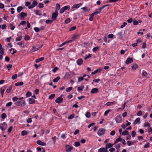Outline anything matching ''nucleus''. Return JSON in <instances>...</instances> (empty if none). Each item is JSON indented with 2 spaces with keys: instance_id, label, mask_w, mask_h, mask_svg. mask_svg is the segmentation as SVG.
I'll list each match as a JSON object with an SVG mask.
<instances>
[{
  "instance_id": "1",
  "label": "nucleus",
  "mask_w": 152,
  "mask_h": 152,
  "mask_svg": "<svg viewBox=\"0 0 152 152\" xmlns=\"http://www.w3.org/2000/svg\"><path fill=\"white\" fill-rule=\"evenodd\" d=\"M15 105L19 106H24L26 105L25 102L24 100H23L20 101L18 100L17 102L15 103Z\"/></svg>"
},
{
  "instance_id": "2",
  "label": "nucleus",
  "mask_w": 152,
  "mask_h": 152,
  "mask_svg": "<svg viewBox=\"0 0 152 152\" xmlns=\"http://www.w3.org/2000/svg\"><path fill=\"white\" fill-rule=\"evenodd\" d=\"M73 148L72 146L67 145L65 146L66 151V152H70L73 149Z\"/></svg>"
},
{
  "instance_id": "3",
  "label": "nucleus",
  "mask_w": 152,
  "mask_h": 152,
  "mask_svg": "<svg viewBox=\"0 0 152 152\" xmlns=\"http://www.w3.org/2000/svg\"><path fill=\"white\" fill-rule=\"evenodd\" d=\"M7 128V125L4 122L0 124V128L2 131L5 130Z\"/></svg>"
},
{
  "instance_id": "4",
  "label": "nucleus",
  "mask_w": 152,
  "mask_h": 152,
  "mask_svg": "<svg viewBox=\"0 0 152 152\" xmlns=\"http://www.w3.org/2000/svg\"><path fill=\"white\" fill-rule=\"evenodd\" d=\"M58 14L57 11H55V12L52 13V19L53 20H55L56 19V18Z\"/></svg>"
},
{
  "instance_id": "5",
  "label": "nucleus",
  "mask_w": 152,
  "mask_h": 152,
  "mask_svg": "<svg viewBox=\"0 0 152 152\" xmlns=\"http://www.w3.org/2000/svg\"><path fill=\"white\" fill-rule=\"evenodd\" d=\"M105 130L104 129H99L98 132L97 134L99 136L104 134L105 132Z\"/></svg>"
},
{
  "instance_id": "6",
  "label": "nucleus",
  "mask_w": 152,
  "mask_h": 152,
  "mask_svg": "<svg viewBox=\"0 0 152 152\" xmlns=\"http://www.w3.org/2000/svg\"><path fill=\"white\" fill-rule=\"evenodd\" d=\"M110 5L109 4H106L103 5L102 7H99L98 9H96L95 11H96V12H99V13H100V12L105 7L107 6H108Z\"/></svg>"
},
{
  "instance_id": "7",
  "label": "nucleus",
  "mask_w": 152,
  "mask_h": 152,
  "mask_svg": "<svg viewBox=\"0 0 152 152\" xmlns=\"http://www.w3.org/2000/svg\"><path fill=\"white\" fill-rule=\"evenodd\" d=\"M116 122L118 123H120L122 121V119L121 116L120 115H117L115 118Z\"/></svg>"
},
{
  "instance_id": "8",
  "label": "nucleus",
  "mask_w": 152,
  "mask_h": 152,
  "mask_svg": "<svg viewBox=\"0 0 152 152\" xmlns=\"http://www.w3.org/2000/svg\"><path fill=\"white\" fill-rule=\"evenodd\" d=\"M63 101V99L60 96L58 97L55 100V102L58 104H60V103H61Z\"/></svg>"
},
{
  "instance_id": "9",
  "label": "nucleus",
  "mask_w": 152,
  "mask_h": 152,
  "mask_svg": "<svg viewBox=\"0 0 152 152\" xmlns=\"http://www.w3.org/2000/svg\"><path fill=\"white\" fill-rule=\"evenodd\" d=\"M99 12H94V13H92L91 14L89 18V20L90 21H92L93 20V18L94 16L95 15H96V14H98Z\"/></svg>"
},
{
  "instance_id": "10",
  "label": "nucleus",
  "mask_w": 152,
  "mask_h": 152,
  "mask_svg": "<svg viewBox=\"0 0 152 152\" xmlns=\"http://www.w3.org/2000/svg\"><path fill=\"white\" fill-rule=\"evenodd\" d=\"M42 46L43 45H42L41 46L37 48H36L34 46H33L31 50V51L32 52H34L36 51H37L41 48Z\"/></svg>"
},
{
  "instance_id": "11",
  "label": "nucleus",
  "mask_w": 152,
  "mask_h": 152,
  "mask_svg": "<svg viewBox=\"0 0 152 152\" xmlns=\"http://www.w3.org/2000/svg\"><path fill=\"white\" fill-rule=\"evenodd\" d=\"M82 4L79 3L77 4H75L73 5V6L72 7V9L73 8H76L77 9L79 8L82 5Z\"/></svg>"
},
{
  "instance_id": "12",
  "label": "nucleus",
  "mask_w": 152,
  "mask_h": 152,
  "mask_svg": "<svg viewBox=\"0 0 152 152\" xmlns=\"http://www.w3.org/2000/svg\"><path fill=\"white\" fill-rule=\"evenodd\" d=\"M133 61V59L132 58H128L126 61V63L127 64H130Z\"/></svg>"
},
{
  "instance_id": "13",
  "label": "nucleus",
  "mask_w": 152,
  "mask_h": 152,
  "mask_svg": "<svg viewBox=\"0 0 152 152\" xmlns=\"http://www.w3.org/2000/svg\"><path fill=\"white\" fill-rule=\"evenodd\" d=\"M37 143L39 145L42 146H45L46 145V144L44 142H42L40 140H38L37 141Z\"/></svg>"
},
{
  "instance_id": "14",
  "label": "nucleus",
  "mask_w": 152,
  "mask_h": 152,
  "mask_svg": "<svg viewBox=\"0 0 152 152\" xmlns=\"http://www.w3.org/2000/svg\"><path fill=\"white\" fill-rule=\"evenodd\" d=\"M115 144H112L110 143H107L105 145V148H106V149H107L108 148H110L113 146Z\"/></svg>"
},
{
  "instance_id": "15",
  "label": "nucleus",
  "mask_w": 152,
  "mask_h": 152,
  "mask_svg": "<svg viewBox=\"0 0 152 152\" xmlns=\"http://www.w3.org/2000/svg\"><path fill=\"white\" fill-rule=\"evenodd\" d=\"M98 91V89L96 88H94L91 91V93L92 94L96 93Z\"/></svg>"
},
{
  "instance_id": "16",
  "label": "nucleus",
  "mask_w": 152,
  "mask_h": 152,
  "mask_svg": "<svg viewBox=\"0 0 152 152\" xmlns=\"http://www.w3.org/2000/svg\"><path fill=\"white\" fill-rule=\"evenodd\" d=\"M77 64L79 65H80L82 64L83 63V60L81 58H79L77 61Z\"/></svg>"
},
{
  "instance_id": "17",
  "label": "nucleus",
  "mask_w": 152,
  "mask_h": 152,
  "mask_svg": "<svg viewBox=\"0 0 152 152\" xmlns=\"http://www.w3.org/2000/svg\"><path fill=\"white\" fill-rule=\"evenodd\" d=\"M140 118H137L134 121L133 124H140Z\"/></svg>"
},
{
  "instance_id": "18",
  "label": "nucleus",
  "mask_w": 152,
  "mask_h": 152,
  "mask_svg": "<svg viewBox=\"0 0 152 152\" xmlns=\"http://www.w3.org/2000/svg\"><path fill=\"white\" fill-rule=\"evenodd\" d=\"M19 16L21 18H24V17H26L27 16V14L24 12H22L20 13Z\"/></svg>"
},
{
  "instance_id": "19",
  "label": "nucleus",
  "mask_w": 152,
  "mask_h": 152,
  "mask_svg": "<svg viewBox=\"0 0 152 152\" xmlns=\"http://www.w3.org/2000/svg\"><path fill=\"white\" fill-rule=\"evenodd\" d=\"M29 103L30 104H32L35 103V100L33 99L32 98H30L29 99Z\"/></svg>"
},
{
  "instance_id": "20",
  "label": "nucleus",
  "mask_w": 152,
  "mask_h": 152,
  "mask_svg": "<svg viewBox=\"0 0 152 152\" xmlns=\"http://www.w3.org/2000/svg\"><path fill=\"white\" fill-rule=\"evenodd\" d=\"M121 136H120L119 137L116 139L114 144L117 143L119 141H122V139L121 138Z\"/></svg>"
},
{
  "instance_id": "21",
  "label": "nucleus",
  "mask_w": 152,
  "mask_h": 152,
  "mask_svg": "<svg viewBox=\"0 0 152 152\" xmlns=\"http://www.w3.org/2000/svg\"><path fill=\"white\" fill-rule=\"evenodd\" d=\"M44 59V58L43 57H42L41 58H40L38 59H37L36 60V63H38L41 61H42Z\"/></svg>"
},
{
  "instance_id": "22",
  "label": "nucleus",
  "mask_w": 152,
  "mask_h": 152,
  "mask_svg": "<svg viewBox=\"0 0 152 152\" xmlns=\"http://www.w3.org/2000/svg\"><path fill=\"white\" fill-rule=\"evenodd\" d=\"M80 36V35L79 34H77V35H74L72 37V39L73 40H74L75 39H78Z\"/></svg>"
},
{
  "instance_id": "23",
  "label": "nucleus",
  "mask_w": 152,
  "mask_h": 152,
  "mask_svg": "<svg viewBox=\"0 0 152 152\" xmlns=\"http://www.w3.org/2000/svg\"><path fill=\"white\" fill-rule=\"evenodd\" d=\"M138 67V66L136 64H135L132 66V69L134 70H136Z\"/></svg>"
},
{
  "instance_id": "24",
  "label": "nucleus",
  "mask_w": 152,
  "mask_h": 152,
  "mask_svg": "<svg viewBox=\"0 0 152 152\" xmlns=\"http://www.w3.org/2000/svg\"><path fill=\"white\" fill-rule=\"evenodd\" d=\"M105 150L106 149L104 148H100L99 149L98 152H104Z\"/></svg>"
},
{
  "instance_id": "25",
  "label": "nucleus",
  "mask_w": 152,
  "mask_h": 152,
  "mask_svg": "<svg viewBox=\"0 0 152 152\" xmlns=\"http://www.w3.org/2000/svg\"><path fill=\"white\" fill-rule=\"evenodd\" d=\"M60 77H57L53 80V81L54 83L57 82L60 80Z\"/></svg>"
},
{
  "instance_id": "26",
  "label": "nucleus",
  "mask_w": 152,
  "mask_h": 152,
  "mask_svg": "<svg viewBox=\"0 0 152 152\" xmlns=\"http://www.w3.org/2000/svg\"><path fill=\"white\" fill-rule=\"evenodd\" d=\"M23 84V82H18L15 83V85L16 86H22Z\"/></svg>"
},
{
  "instance_id": "27",
  "label": "nucleus",
  "mask_w": 152,
  "mask_h": 152,
  "mask_svg": "<svg viewBox=\"0 0 152 152\" xmlns=\"http://www.w3.org/2000/svg\"><path fill=\"white\" fill-rule=\"evenodd\" d=\"M28 134V132L26 131H23L22 132L21 135L23 136L25 135H27Z\"/></svg>"
},
{
  "instance_id": "28",
  "label": "nucleus",
  "mask_w": 152,
  "mask_h": 152,
  "mask_svg": "<svg viewBox=\"0 0 152 152\" xmlns=\"http://www.w3.org/2000/svg\"><path fill=\"white\" fill-rule=\"evenodd\" d=\"M53 20H47L46 21L45 23H46L48 24H50L53 22Z\"/></svg>"
},
{
  "instance_id": "29",
  "label": "nucleus",
  "mask_w": 152,
  "mask_h": 152,
  "mask_svg": "<svg viewBox=\"0 0 152 152\" xmlns=\"http://www.w3.org/2000/svg\"><path fill=\"white\" fill-rule=\"evenodd\" d=\"M23 9V7L22 6L18 7L17 8V11L18 12H20Z\"/></svg>"
},
{
  "instance_id": "30",
  "label": "nucleus",
  "mask_w": 152,
  "mask_h": 152,
  "mask_svg": "<svg viewBox=\"0 0 152 152\" xmlns=\"http://www.w3.org/2000/svg\"><path fill=\"white\" fill-rule=\"evenodd\" d=\"M99 48V47L98 46L96 47L93 49V51L94 52H96L98 50Z\"/></svg>"
},
{
  "instance_id": "31",
  "label": "nucleus",
  "mask_w": 152,
  "mask_h": 152,
  "mask_svg": "<svg viewBox=\"0 0 152 152\" xmlns=\"http://www.w3.org/2000/svg\"><path fill=\"white\" fill-rule=\"evenodd\" d=\"M12 86H10L9 87V88H7L6 90V92L7 93L10 92L12 90Z\"/></svg>"
},
{
  "instance_id": "32",
  "label": "nucleus",
  "mask_w": 152,
  "mask_h": 152,
  "mask_svg": "<svg viewBox=\"0 0 152 152\" xmlns=\"http://www.w3.org/2000/svg\"><path fill=\"white\" fill-rule=\"evenodd\" d=\"M129 134V132L127 130H125L124 131L123 133H122V134L123 135H128Z\"/></svg>"
},
{
  "instance_id": "33",
  "label": "nucleus",
  "mask_w": 152,
  "mask_h": 152,
  "mask_svg": "<svg viewBox=\"0 0 152 152\" xmlns=\"http://www.w3.org/2000/svg\"><path fill=\"white\" fill-rule=\"evenodd\" d=\"M60 9V5L59 4H57L56 6V11H57Z\"/></svg>"
},
{
  "instance_id": "34",
  "label": "nucleus",
  "mask_w": 152,
  "mask_h": 152,
  "mask_svg": "<svg viewBox=\"0 0 152 152\" xmlns=\"http://www.w3.org/2000/svg\"><path fill=\"white\" fill-rule=\"evenodd\" d=\"M22 36L21 35H20L18 37H17L16 38V41H20L22 39Z\"/></svg>"
},
{
  "instance_id": "35",
  "label": "nucleus",
  "mask_w": 152,
  "mask_h": 152,
  "mask_svg": "<svg viewBox=\"0 0 152 152\" xmlns=\"http://www.w3.org/2000/svg\"><path fill=\"white\" fill-rule=\"evenodd\" d=\"M0 53L2 55H4V49L2 48H0Z\"/></svg>"
},
{
  "instance_id": "36",
  "label": "nucleus",
  "mask_w": 152,
  "mask_h": 152,
  "mask_svg": "<svg viewBox=\"0 0 152 152\" xmlns=\"http://www.w3.org/2000/svg\"><path fill=\"white\" fill-rule=\"evenodd\" d=\"M72 89V87H70L66 89V91L67 92H69Z\"/></svg>"
},
{
  "instance_id": "37",
  "label": "nucleus",
  "mask_w": 152,
  "mask_h": 152,
  "mask_svg": "<svg viewBox=\"0 0 152 152\" xmlns=\"http://www.w3.org/2000/svg\"><path fill=\"white\" fill-rule=\"evenodd\" d=\"M24 39L26 40H28L30 39V37L28 35H26L24 37Z\"/></svg>"
},
{
  "instance_id": "38",
  "label": "nucleus",
  "mask_w": 152,
  "mask_h": 152,
  "mask_svg": "<svg viewBox=\"0 0 152 152\" xmlns=\"http://www.w3.org/2000/svg\"><path fill=\"white\" fill-rule=\"evenodd\" d=\"M86 117L87 118H89L91 116V114L90 113L87 112L85 114Z\"/></svg>"
},
{
  "instance_id": "39",
  "label": "nucleus",
  "mask_w": 152,
  "mask_h": 152,
  "mask_svg": "<svg viewBox=\"0 0 152 152\" xmlns=\"http://www.w3.org/2000/svg\"><path fill=\"white\" fill-rule=\"evenodd\" d=\"M55 96V94H53L50 95L49 96V99H52L54 98Z\"/></svg>"
},
{
  "instance_id": "40",
  "label": "nucleus",
  "mask_w": 152,
  "mask_h": 152,
  "mask_svg": "<svg viewBox=\"0 0 152 152\" xmlns=\"http://www.w3.org/2000/svg\"><path fill=\"white\" fill-rule=\"evenodd\" d=\"M6 117L7 115L5 113H3L1 115V117L2 119H4L6 118Z\"/></svg>"
},
{
  "instance_id": "41",
  "label": "nucleus",
  "mask_w": 152,
  "mask_h": 152,
  "mask_svg": "<svg viewBox=\"0 0 152 152\" xmlns=\"http://www.w3.org/2000/svg\"><path fill=\"white\" fill-rule=\"evenodd\" d=\"M26 23V22L25 21H23L21 22V23H20L19 24V26L20 25H25Z\"/></svg>"
},
{
  "instance_id": "42",
  "label": "nucleus",
  "mask_w": 152,
  "mask_h": 152,
  "mask_svg": "<svg viewBox=\"0 0 152 152\" xmlns=\"http://www.w3.org/2000/svg\"><path fill=\"white\" fill-rule=\"evenodd\" d=\"M136 134V132L135 131H132V137H134L135 136Z\"/></svg>"
},
{
  "instance_id": "43",
  "label": "nucleus",
  "mask_w": 152,
  "mask_h": 152,
  "mask_svg": "<svg viewBox=\"0 0 152 152\" xmlns=\"http://www.w3.org/2000/svg\"><path fill=\"white\" fill-rule=\"evenodd\" d=\"M31 95V94L29 91L27 92L26 93V96L27 97H29Z\"/></svg>"
},
{
  "instance_id": "44",
  "label": "nucleus",
  "mask_w": 152,
  "mask_h": 152,
  "mask_svg": "<svg viewBox=\"0 0 152 152\" xmlns=\"http://www.w3.org/2000/svg\"><path fill=\"white\" fill-rule=\"evenodd\" d=\"M84 80V78L83 77H80L78 78V82H80L82 80Z\"/></svg>"
},
{
  "instance_id": "45",
  "label": "nucleus",
  "mask_w": 152,
  "mask_h": 152,
  "mask_svg": "<svg viewBox=\"0 0 152 152\" xmlns=\"http://www.w3.org/2000/svg\"><path fill=\"white\" fill-rule=\"evenodd\" d=\"M84 88V86H82L81 87H79L77 88L78 91H82Z\"/></svg>"
},
{
  "instance_id": "46",
  "label": "nucleus",
  "mask_w": 152,
  "mask_h": 152,
  "mask_svg": "<svg viewBox=\"0 0 152 152\" xmlns=\"http://www.w3.org/2000/svg\"><path fill=\"white\" fill-rule=\"evenodd\" d=\"M74 114H71L68 117V119H72L74 117Z\"/></svg>"
},
{
  "instance_id": "47",
  "label": "nucleus",
  "mask_w": 152,
  "mask_h": 152,
  "mask_svg": "<svg viewBox=\"0 0 152 152\" xmlns=\"http://www.w3.org/2000/svg\"><path fill=\"white\" fill-rule=\"evenodd\" d=\"M76 28V27L75 26H73V27L70 28L69 29V31H73V30H75V29Z\"/></svg>"
},
{
  "instance_id": "48",
  "label": "nucleus",
  "mask_w": 152,
  "mask_h": 152,
  "mask_svg": "<svg viewBox=\"0 0 152 152\" xmlns=\"http://www.w3.org/2000/svg\"><path fill=\"white\" fill-rule=\"evenodd\" d=\"M110 111V110H107L104 113V116H107L108 114V113Z\"/></svg>"
},
{
  "instance_id": "49",
  "label": "nucleus",
  "mask_w": 152,
  "mask_h": 152,
  "mask_svg": "<svg viewBox=\"0 0 152 152\" xmlns=\"http://www.w3.org/2000/svg\"><path fill=\"white\" fill-rule=\"evenodd\" d=\"M70 21V20L69 18H67L65 20V23L66 24H68Z\"/></svg>"
},
{
  "instance_id": "50",
  "label": "nucleus",
  "mask_w": 152,
  "mask_h": 152,
  "mask_svg": "<svg viewBox=\"0 0 152 152\" xmlns=\"http://www.w3.org/2000/svg\"><path fill=\"white\" fill-rule=\"evenodd\" d=\"M17 75L15 74L12 76V78L13 80H15L17 78Z\"/></svg>"
},
{
  "instance_id": "51",
  "label": "nucleus",
  "mask_w": 152,
  "mask_h": 152,
  "mask_svg": "<svg viewBox=\"0 0 152 152\" xmlns=\"http://www.w3.org/2000/svg\"><path fill=\"white\" fill-rule=\"evenodd\" d=\"M144 127L148 126L150 127V124L148 122L145 123L144 125Z\"/></svg>"
},
{
  "instance_id": "52",
  "label": "nucleus",
  "mask_w": 152,
  "mask_h": 152,
  "mask_svg": "<svg viewBox=\"0 0 152 152\" xmlns=\"http://www.w3.org/2000/svg\"><path fill=\"white\" fill-rule=\"evenodd\" d=\"M10 26L11 30H13L14 29L15 26H13L12 24H10Z\"/></svg>"
},
{
  "instance_id": "53",
  "label": "nucleus",
  "mask_w": 152,
  "mask_h": 152,
  "mask_svg": "<svg viewBox=\"0 0 152 152\" xmlns=\"http://www.w3.org/2000/svg\"><path fill=\"white\" fill-rule=\"evenodd\" d=\"M38 7L40 8H42L43 7V4L41 3H39L38 4Z\"/></svg>"
},
{
  "instance_id": "54",
  "label": "nucleus",
  "mask_w": 152,
  "mask_h": 152,
  "mask_svg": "<svg viewBox=\"0 0 152 152\" xmlns=\"http://www.w3.org/2000/svg\"><path fill=\"white\" fill-rule=\"evenodd\" d=\"M18 100H19V98L17 97L16 96H15L12 98V100L14 101H16Z\"/></svg>"
},
{
  "instance_id": "55",
  "label": "nucleus",
  "mask_w": 152,
  "mask_h": 152,
  "mask_svg": "<svg viewBox=\"0 0 152 152\" xmlns=\"http://www.w3.org/2000/svg\"><path fill=\"white\" fill-rule=\"evenodd\" d=\"M12 104V102H10L6 104V106L7 107H9L11 106Z\"/></svg>"
},
{
  "instance_id": "56",
  "label": "nucleus",
  "mask_w": 152,
  "mask_h": 152,
  "mask_svg": "<svg viewBox=\"0 0 152 152\" xmlns=\"http://www.w3.org/2000/svg\"><path fill=\"white\" fill-rule=\"evenodd\" d=\"M127 143L129 145H133L134 143L131 141H128L127 142Z\"/></svg>"
},
{
  "instance_id": "57",
  "label": "nucleus",
  "mask_w": 152,
  "mask_h": 152,
  "mask_svg": "<svg viewBox=\"0 0 152 152\" xmlns=\"http://www.w3.org/2000/svg\"><path fill=\"white\" fill-rule=\"evenodd\" d=\"M80 145V143L79 142H77L75 143V145L76 147H78Z\"/></svg>"
},
{
  "instance_id": "58",
  "label": "nucleus",
  "mask_w": 152,
  "mask_h": 152,
  "mask_svg": "<svg viewBox=\"0 0 152 152\" xmlns=\"http://www.w3.org/2000/svg\"><path fill=\"white\" fill-rule=\"evenodd\" d=\"M65 11L64 9L63 8V7L62 8L60 11V13L62 14L63 13L64 11Z\"/></svg>"
},
{
  "instance_id": "59",
  "label": "nucleus",
  "mask_w": 152,
  "mask_h": 152,
  "mask_svg": "<svg viewBox=\"0 0 152 152\" xmlns=\"http://www.w3.org/2000/svg\"><path fill=\"white\" fill-rule=\"evenodd\" d=\"M34 30L36 32H38L39 31V29L38 27L34 28Z\"/></svg>"
},
{
  "instance_id": "60",
  "label": "nucleus",
  "mask_w": 152,
  "mask_h": 152,
  "mask_svg": "<svg viewBox=\"0 0 152 152\" xmlns=\"http://www.w3.org/2000/svg\"><path fill=\"white\" fill-rule=\"evenodd\" d=\"M114 37V35L113 34H109L108 36V37L109 38H113Z\"/></svg>"
},
{
  "instance_id": "61",
  "label": "nucleus",
  "mask_w": 152,
  "mask_h": 152,
  "mask_svg": "<svg viewBox=\"0 0 152 152\" xmlns=\"http://www.w3.org/2000/svg\"><path fill=\"white\" fill-rule=\"evenodd\" d=\"M36 15H40L41 14L40 13V12L38 10H37L36 12Z\"/></svg>"
},
{
  "instance_id": "62",
  "label": "nucleus",
  "mask_w": 152,
  "mask_h": 152,
  "mask_svg": "<svg viewBox=\"0 0 152 152\" xmlns=\"http://www.w3.org/2000/svg\"><path fill=\"white\" fill-rule=\"evenodd\" d=\"M149 143H147L144 145V147L145 148H148L149 147Z\"/></svg>"
},
{
  "instance_id": "63",
  "label": "nucleus",
  "mask_w": 152,
  "mask_h": 152,
  "mask_svg": "<svg viewBox=\"0 0 152 152\" xmlns=\"http://www.w3.org/2000/svg\"><path fill=\"white\" fill-rule=\"evenodd\" d=\"M32 4L35 7L37 5V2L36 1H33Z\"/></svg>"
},
{
  "instance_id": "64",
  "label": "nucleus",
  "mask_w": 152,
  "mask_h": 152,
  "mask_svg": "<svg viewBox=\"0 0 152 152\" xmlns=\"http://www.w3.org/2000/svg\"><path fill=\"white\" fill-rule=\"evenodd\" d=\"M5 59L6 61L8 62L10 61V58L6 56L5 57Z\"/></svg>"
}]
</instances>
